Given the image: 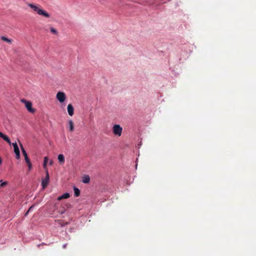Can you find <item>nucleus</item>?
I'll list each match as a JSON object with an SVG mask.
<instances>
[{
    "label": "nucleus",
    "instance_id": "obj_1",
    "mask_svg": "<svg viewBox=\"0 0 256 256\" xmlns=\"http://www.w3.org/2000/svg\"><path fill=\"white\" fill-rule=\"evenodd\" d=\"M28 6H29L32 9L34 10L38 14L42 15V16H44L46 18L50 17V14H48L46 11L40 8V6H35L33 4H28Z\"/></svg>",
    "mask_w": 256,
    "mask_h": 256
},
{
    "label": "nucleus",
    "instance_id": "obj_2",
    "mask_svg": "<svg viewBox=\"0 0 256 256\" xmlns=\"http://www.w3.org/2000/svg\"><path fill=\"white\" fill-rule=\"evenodd\" d=\"M122 128L118 124H115L112 127V132L114 134L118 135V136L122 134Z\"/></svg>",
    "mask_w": 256,
    "mask_h": 256
},
{
    "label": "nucleus",
    "instance_id": "obj_3",
    "mask_svg": "<svg viewBox=\"0 0 256 256\" xmlns=\"http://www.w3.org/2000/svg\"><path fill=\"white\" fill-rule=\"evenodd\" d=\"M49 179L50 177L48 173V170H46L45 178H44L42 180V188H46L48 184Z\"/></svg>",
    "mask_w": 256,
    "mask_h": 256
},
{
    "label": "nucleus",
    "instance_id": "obj_4",
    "mask_svg": "<svg viewBox=\"0 0 256 256\" xmlns=\"http://www.w3.org/2000/svg\"><path fill=\"white\" fill-rule=\"evenodd\" d=\"M22 102L25 104V106L28 111L32 112H34V110L32 108V104L30 101L26 100H22Z\"/></svg>",
    "mask_w": 256,
    "mask_h": 256
},
{
    "label": "nucleus",
    "instance_id": "obj_5",
    "mask_svg": "<svg viewBox=\"0 0 256 256\" xmlns=\"http://www.w3.org/2000/svg\"><path fill=\"white\" fill-rule=\"evenodd\" d=\"M56 96L58 100L61 103L64 102L66 98V96L64 92H58Z\"/></svg>",
    "mask_w": 256,
    "mask_h": 256
},
{
    "label": "nucleus",
    "instance_id": "obj_6",
    "mask_svg": "<svg viewBox=\"0 0 256 256\" xmlns=\"http://www.w3.org/2000/svg\"><path fill=\"white\" fill-rule=\"evenodd\" d=\"M12 145L14 148V152L16 155V158H18V159L20 158V150L18 148V144L15 142V143L12 144Z\"/></svg>",
    "mask_w": 256,
    "mask_h": 256
},
{
    "label": "nucleus",
    "instance_id": "obj_7",
    "mask_svg": "<svg viewBox=\"0 0 256 256\" xmlns=\"http://www.w3.org/2000/svg\"><path fill=\"white\" fill-rule=\"evenodd\" d=\"M67 110L68 112V114L72 116L74 114V108L72 106V104H70L67 106Z\"/></svg>",
    "mask_w": 256,
    "mask_h": 256
},
{
    "label": "nucleus",
    "instance_id": "obj_8",
    "mask_svg": "<svg viewBox=\"0 0 256 256\" xmlns=\"http://www.w3.org/2000/svg\"><path fill=\"white\" fill-rule=\"evenodd\" d=\"M0 137L2 138L6 142H8V144H11V141L10 140V138H8V136H6V135L2 134V132H0Z\"/></svg>",
    "mask_w": 256,
    "mask_h": 256
},
{
    "label": "nucleus",
    "instance_id": "obj_9",
    "mask_svg": "<svg viewBox=\"0 0 256 256\" xmlns=\"http://www.w3.org/2000/svg\"><path fill=\"white\" fill-rule=\"evenodd\" d=\"M69 197H70V194L69 193H64L61 195L60 196L58 197L57 200H63V198H67Z\"/></svg>",
    "mask_w": 256,
    "mask_h": 256
},
{
    "label": "nucleus",
    "instance_id": "obj_10",
    "mask_svg": "<svg viewBox=\"0 0 256 256\" xmlns=\"http://www.w3.org/2000/svg\"><path fill=\"white\" fill-rule=\"evenodd\" d=\"M90 178L88 175H85L83 176L82 182L84 183H88L90 182Z\"/></svg>",
    "mask_w": 256,
    "mask_h": 256
},
{
    "label": "nucleus",
    "instance_id": "obj_11",
    "mask_svg": "<svg viewBox=\"0 0 256 256\" xmlns=\"http://www.w3.org/2000/svg\"><path fill=\"white\" fill-rule=\"evenodd\" d=\"M1 40L3 41H5L6 42L10 44H12V40L9 39L7 38V37L5 36H1Z\"/></svg>",
    "mask_w": 256,
    "mask_h": 256
},
{
    "label": "nucleus",
    "instance_id": "obj_12",
    "mask_svg": "<svg viewBox=\"0 0 256 256\" xmlns=\"http://www.w3.org/2000/svg\"><path fill=\"white\" fill-rule=\"evenodd\" d=\"M74 194L75 196L78 197V196L80 195V191L79 189L76 188V186L74 187Z\"/></svg>",
    "mask_w": 256,
    "mask_h": 256
},
{
    "label": "nucleus",
    "instance_id": "obj_13",
    "mask_svg": "<svg viewBox=\"0 0 256 256\" xmlns=\"http://www.w3.org/2000/svg\"><path fill=\"white\" fill-rule=\"evenodd\" d=\"M58 159L61 164L64 163V156L63 154H59L58 156Z\"/></svg>",
    "mask_w": 256,
    "mask_h": 256
},
{
    "label": "nucleus",
    "instance_id": "obj_14",
    "mask_svg": "<svg viewBox=\"0 0 256 256\" xmlns=\"http://www.w3.org/2000/svg\"><path fill=\"white\" fill-rule=\"evenodd\" d=\"M68 123L70 126V131L72 132L74 130V123L72 120H70Z\"/></svg>",
    "mask_w": 256,
    "mask_h": 256
},
{
    "label": "nucleus",
    "instance_id": "obj_15",
    "mask_svg": "<svg viewBox=\"0 0 256 256\" xmlns=\"http://www.w3.org/2000/svg\"><path fill=\"white\" fill-rule=\"evenodd\" d=\"M48 158L47 156H45L44 157V170H46H46L47 169V168H46V164L48 163Z\"/></svg>",
    "mask_w": 256,
    "mask_h": 256
},
{
    "label": "nucleus",
    "instance_id": "obj_16",
    "mask_svg": "<svg viewBox=\"0 0 256 256\" xmlns=\"http://www.w3.org/2000/svg\"><path fill=\"white\" fill-rule=\"evenodd\" d=\"M20 148H21V149H22V154L24 155V158L28 156L27 154V153L26 151V150L24 148L22 144H20Z\"/></svg>",
    "mask_w": 256,
    "mask_h": 256
},
{
    "label": "nucleus",
    "instance_id": "obj_17",
    "mask_svg": "<svg viewBox=\"0 0 256 256\" xmlns=\"http://www.w3.org/2000/svg\"><path fill=\"white\" fill-rule=\"evenodd\" d=\"M1 182L0 184V187H4L8 184V182H2V180H0Z\"/></svg>",
    "mask_w": 256,
    "mask_h": 256
},
{
    "label": "nucleus",
    "instance_id": "obj_18",
    "mask_svg": "<svg viewBox=\"0 0 256 256\" xmlns=\"http://www.w3.org/2000/svg\"><path fill=\"white\" fill-rule=\"evenodd\" d=\"M50 31L54 33V34H56V35L58 34V32H57L56 30L54 28H50Z\"/></svg>",
    "mask_w": 256,
    "mask_h": 256
},
{
    "label": "nucleus",
    "instance_id": "obj_19",
    "mask_svg": "<svg viewBox=\"0 0 256 256\" xmlns=\"http://www.w3.org/2000/svg\"><path fill=\"white\" fill-rule=\"evenodd\" d=\"M27 164L28 166V170H32V166L30 161L29 162V163H27Z\"/></svg>",
    "mask_w": 256,
    "mask_h": 256
},
{
    "label": "nucleus",
    "instance_id": "obj_20",
    "mask_svg": "<svg viewBox=\"0 0 256 256\" xmlns=\"http://www.w3.org/2000/svg\"><path fill=\"white\" fill-rule=\"evenodd\" d=\"M24 158H25V160H26V164H27V163H29V162H30V158H28V156H26Z\"/></svg>",
    "mask_w": 256,
    "mask_h": 256
},
{
    "label": "nucleus",
    "instance_id": "obj_21",
    "mask_svg": "<svg viewBox=\"0 0 256 256\" xmlns=\"http://www.w3.org/2000/svg\"><path fill=\"white\" fill-rule=\"evenodd\" d=\"M32 208H33V206H31L30 207V208H29V209H28V210L27 211V212L26 213L25 215H26V216L28 215V212H30V210H32Z\"/></svg>",
    "mask_w": 256,
    "mask_h": 256
},
{
    "label": "nucleus",
    "instance_id": "obj_22",
    "mask_svg": "<svg viewBox=\"0 0 256 256\" xmlns=\"http://www.w3.org/2000/svg\"><path fill=\"white\" fill-rule=\"evenodd\" d=\"M52 164H53V161L51 160L50 161V164L52 165Z\"/></svg>",
    "mask_w": 256,
    "mask_h": 256
},
{
    "label": "nucleus",
    "instance_id": "obj_23",
    "mask_svg": "<svg viewBox=\"0 0 256 256\" xmlns=\"http://www.w3.org/2000/svg\"><path fill=\"white\" fill-rule=\"evenodd\" d=\"M66 244H64V245L63 246V248H66Z\"/></svg>",
    "mask_w": 256,
    "mask_h": 256
},
{
    "label": "nucleus",
    "instance_id": "obj_24",
    "mask_svg": "<svg viewBox=\"0 0 256 256\" xmlns=\"http://www.w3.org/2000/svg\"><path fill=\"white\" fill-rule=\"evenodd\" d=\"M2 159L0 158V164H1V163H2Z\"/></svg>",
    "mask_w": 256,
    "mask_h": 256
}]
</instances>
